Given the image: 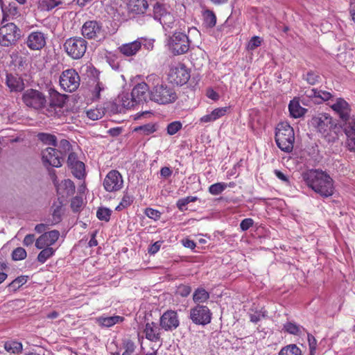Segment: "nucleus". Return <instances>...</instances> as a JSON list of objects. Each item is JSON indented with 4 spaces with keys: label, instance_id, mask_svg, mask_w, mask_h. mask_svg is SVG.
Returning a JSON list of instances; mask_svg holds the SVG:
<instances>
[{
    "label": "nucleus",
    "instance_id": "f8f14e48",
    "mask_svg": "<svg viewBox=\"0 0 355 355\" xmlns=\"http://www.w3.org/2000/svg\"><path fill=\"white\" fill-rule=\"evenodd\" d=\"M212 313L205 305L197 304L190 310V319L195 324L206 325L211 322Z\"/></svg>",
    "mask_w": 355,
    "mask_h": 355
},
{
    "label": "nucleus",
    "instance_id": "4c0bfd02",
    "mask_svg": "<svg viewBox=\"0 0 355 355\" xmlns=\"http://www.w3.org/2000/svg\"><path fill=\"white\" fill-rule=\"evenodd\" d=\"M157 130V127L155 123H149L135 128L134 132H141L144 135H149L156 132Z\"/></svg>",
    "mask_w": 355,
    "mask_h": 355
},
{
    "label": "nucleus",
    "instance_id": "774afa93",
    "mask_svg": "<svg viewBox=\"0 0 355 355\" xmlns=\"http://www.w3.org/2000/svg\"><path fill=\"white\" fill-rule=\"evenodd\" d=\"M35 240V235L34 234H27L23 241V244L25 246H29L31 245Z\"/></svg>",
    "mask_w": 355,
    "mask_h": 355
},
{
    "label": "nucleus",
    "instance_id": "20e7f679",
    "mask_svg": "<svg viewBox=\"0 0 355 355\" xmlns=\"http://www.w3.org/2000/svg\"><path fill=\"white\" fill-rule=\"evenodd\" d=\"M149 98L159 105L173 103L178 99L175 89L166 84H157L149 92Z\"/></svg>",
    "mask_w": 355,
    "mask_h": 355
},
{
    "label": "nucleus",
    "instance_id": "9d476101",
    "mask_svg": "<svg viewBox=\"0 0 355 355\" xmlns=\"http://www.w3.org/2000/svg\"><path fill=\"white\" fill-rule=\"evenodd\" d=\"M81 33L88 40H101L105 37L102 23L96 20L85 21L82 26Z\"/></svg>",
    "mask_w": 355,
    "mask_h": 355
},
{
    "label": "nucleus",
    "instance_id": "b1692460",
    "mask_svg": "<svg viewBox=\"0 0 355 355\" xmlns=\"http://www.w3.org/2000/svg\"><path fill=\"white\" fill-rule=\"evenodd\" d=\"M141 48V42L139 40L121 44L118 50L120 53L125 57L133 56L136 55Z\"/></svg>",
    "mask_w": 355,
    "mask_h": 355
},
{
    "label": "nucleus",
    "instance_id": "c03bdc74",
    "mask_svg": "<svg viewBox=\"0 0 355 355\" xmlns=\"http://www.w3.org/2000/svg\"><path fill=\"white\" fill-rule=\"evenodd\" d=\"M134 200V198L132 196H130L128 193H125L120 202V203L116 206L115 209L116 211H121L128 207H130Z\"/></svg>",
    "mask_w": 355,
    "mask_h": 355
},
{
    "label": "nucleus",
    "instance_id": "c756f323",
    "mask_svg": "<svg viewBox=\"0 0 355 355\" xmlns=\"http://www.w3.org/2000/svg\"><path fill=\"white\" fill-rule=\"evenodd\" d=\"M168 12H170V6L166 4L157 2L153 6V18L158 21H160L163 16Z\"/></svg>",
    "mask_w": 355,
    "mask_h": 355
},
{
    "label": "nucleus",
    "instance_id": "0e129e2a",
    "mask_svg": "<svg viewBox=\"0 0 355 355\" xmlns=\"http://www.w3.org/2000/svg\"><path fill=\"white\" fill-rule=\"evenodd\" d=\"M309 348L310 352H316L317 340L311 334H307Z\"/></svg>",
    "mask_w": 355,
    "mask_h": 355
},
{
    "label": "nucleus",
    "instance_id": "69168bd1",
    "mask_svg": "<svg viewBox=\"0 0 355 355\" xmlns=\"http://www.w3.org/2000/svg\"><path fill=\"white\" fill-rule=\"evenodd\" d=\"M274 173L275 175H276V177L280 180L281 181H282L284 183H285L286 185H289L290 184V181H289V178H288V176L286 175H285L284 173H282V171L277 170V169H275L274 171Z\"/></svg>",
    "mask_w": 355,
    "mask_h": 355
},
{
    "label": "nucleus",
    "instance_id": "1a4fd4ad",
    "mask_svg": "<svg viewBox=\"0 0 355 355\" xmlns=\"http://www.w3.org/2000/svg\"><path fill=\"white\" fill-rule=\"evenodd\" d=\"M22 101L27 107L35 110L42 109L46 104L45 95L34 89H28L23 93Z\"/></svg>",
    "mask_w": 355,
    "mask_h": 355
},
{
    "label": "nucleus",
    "instance_id": "7ed1b4c3",
    "mask_svg": "<svg viewBox=\"0 0 355 355\" xmlns=\"http://www.w3.org/2000/svg\"><path fill=\"white\" fill-rule=\"evenodd\" d=\"M275 141L277 146L284 152L290 153L293 149L295 133L288 122L277 124L275 132Z\"/></svg>",
    "mask_w": 355,
    "mask_h": 355
},
{
    "label": "nucleus",
    "instance_id": "338daca9",
    "mask_svg": "<svg viewBox=\"0 0 355 355\" xmlns=\"http://www.w3.org/2000/svg\"><path fill=\"white\" fill-rule=\"evenodd\" d=\"M8 268L7 263L0 262V284L3 283L7 278L8 275L4 272Z\"/></svg>",
    "mask_w": 355,
    "mask_h": 355
},
{
    "label": "nucleus",
    "instance_id": "a878e982",
    "mask_svg": "<svg viewBox=\"0 0 355 355\" xmlns=\"http://www.w3.org/2000/svg\"><path fill=\"white\" fill-rule=\"evenodd\" d=\"M3 17L1 24L8 21L11 19H15L19 16V11L17 3L12 1L5 8H3Z\"/></svg>",
    "mask_w": 355,
    "mask_h": 355
},
{
    "label": "nucleus",
    "instance_id": "4be33fe9",
    "mask_svg": "<svg viewBox=\"0 0 355 355\" xmlns=\"http://www.w3.org/2000/svg\"><path fill=\"white\" fill-rule=\"evenodd\" d=\"M149 87L146 83H140L136 85L131 93L130 96L133 98L137 105L146 102L149 96Z\"/></svg>",
    "mask_w": 355,
    "mask_h": 355
},
{
    "label": "nucleus",
    "instance_id": "f03ea898",
    "mask_svg": "<svg viewBox=\"0 0 355 355\" xmlns=\"http://www.w3.org/2000/svg\"><path fill=\"white\" fill-rule=\"evenodd\" d=\"M311 124L329 143H334L339 139L340 126L327 113H319L311 119Z\"/></svg>",
    "mask_w": 355,
    "mask_h": 355
},
{
    "label": "nucleus",
    "instance_id": "473e14b6",
    "mask_svg": "<svg viewBox=\"0 0 355 355\" xmlns=\"http://www.w3.org/2000/svg\"><path fill=\"white\" fill-rule=\"evenodd\" d=\"M209 298V293L203 288H198L193 295V300L198 304L205 302Z\"/></svg>",
    "mask_w": 355,
    "mask_h": 355
},
{
    "label": "nucleus",
    "instance_id": "9b49d317",
    "mask_svg": "<svg viewBox=\"0 0 355 355\" xmlns=\"http://www.w3.org/2000/svg\"><path fill=\"white\" fill-rule=\"evenodd\" d=\"M191 77L190 71L182 63L172 66L168 73V79L171 83L177 85L186 84Z\"/></svg>",
    "mask_w": 355,
    "mask_h": 355
},
{
    "label": "nucleus",
    "instance_id": "6e6552de",
    "mask_svg": "<svg viewBox=\"0 0 355 355\" xmlns=\"http://www.w3.org/2000/svg\"><path fill=\"white\" fill-rule=\"evenodd\" d=\"M60 86L67 92H73L80 86V78L78 72L73 69L63 71L60 76Z\"/></svg>",
    "mask_w": 355,
    "mask_h": 355
},
{
    "label": "nucleus",
    "instance_id": "72a5a7b5",
    "mask_svg": "<svg viewBox=\"0 0 355 355\" xmlns=\"http://www.w3.org/2000/svg\"><path fill=\"white\" fill-rule=\"evenodd\" d=\"M278 355H302L301 349L295 344H289L282 347Z\"/></svg>",
    "mask_w": 355,
    "mask_h": 355
},
{
    "label": "nucleus",
    "instance_id": "864d4df0",
    "mask_svg": "<svg viewBox=\"0 0 355 355\" xmlns=\"http://www.w3.org/2000/svg\"><path fill=\"white\" fill-rule=\"evenodd\" d=\"M191 292V288L189 285L180 284L178 286L176 294L181 297H187Z\"/></svg>",
    "mask_w": 355,
    "mask_h": 355
},
{
    "label": "nucleus",
    "instance_id": "39448f33",
    "mask_svg": "<svg viewBox=\"0 0 355 355\" xmlns=\"http://www.w3.org/2000/svg\"><path fill=\"white\" fill-rule=\"evenodd\" d=\"M168 46L173 55H182L189 50L190 40L187 34L180 31H175L168 38Z\"/></svg>",
    "mask_w": 355,
    "mask_h": 355
},
{
    "label": "nucleus",
    "instance_id": "a18cd8bd",
    "mask_svg": "<svg viewBox=\"0 0 355 355\" xmlns=\"http://www.w3.org/2000/svg\"><path fill=\"white\" fill-rule=\"evenodd\" d=\"M227 187V184L225 182H217L209 186L208 190L211 195L217 196L222 193Z\"/></svg>",
    "mask_w": 355,
    "mask_h": 355
},
{
    "label": "nucleus",
    "instance_id": "f257e3e1",
    "mask_svg": "<svg viewBox=\"0 0 355 355\" xmlns=\"http://www.w3.org/2000/svg\"><path fill=\"white\" fill-rule=\"evenodd\" d=\"M302 178L309 188L323 198L334 193V180L325 171L311 169L303 173Z\"/></svg>",
    "mask_w": 355,
    "mask_h": 355
},
{
    "label": "nucleus",
    "instance_id": "79ce46f5",
    "mask_svg": "<svg viewBox=\"0 0 355 355\" xmlns=\"http://www.w3.org/2000/svg\"><path fill=\"white\" fill-rule=\"evenodd\" d=\"M57 147L58 148L57 150L58 152H60V154L64 159V156H65L67 153H70L71 150V145L70 142L67 139H62L59 141V144H57Z\"/></svg>",
    "mask_w": 355,
    "mask_h": 355
},
{
    "label": "nucleus",
    "instance_id": "e433bc0d",
    "mask_svg": "<svg viewBox=\"0 0 355 355\" xmlns=\"http://www.w3.org/2000/svg\"><path fill=\"white\" fill-rule=\"evenodd\" d=\"M37 137L40 141L46 145L57 146V138L55 135L49 133H39Z\"/></svg>",
    "mask_w": 355,
    "mask_h": 355
},
{
    "label": "nucleus",
    "instance_id": "37998d69",
    "mask_svg": "<svg viewBox=\"0 0 355 355\" xmlns=\"http://www.w3.org/2000/svg\"><path fill=\"white\" fill-rule=\"evenodd\" d=\"M204 20L206 24L210 27L213 28L216 26V16L215 13L210 10H206L203 12Z\"/></svg>",
    "mask_w": 355,
    "mask_h": 355
},
{
    "label": "nucleus",
    "instance_id": "423d86ee",
    "mask_svg": "<svg viewBox=\"0 0 355 355\" xmlns=\"http://www.w3.org/2000/svg\"><path fill=\"white\" fill-rule=\"evenodd\" d=\"M21 37L20 29L12 22L0 27V46L9 47L15 45Z\"/></svg>",
    "mask_w": 355,
    "mask_h": 355
},
{
    "label": "nucleus",
    "instance_id": "3c124183",
    "mask_svg": "<svg viewBox=\"0 0 355 355\" xmlns=\"http://www.w3.org/2000/svg\"><path fill=\"white\" fill-rule=\"evenodd\" d=\"M229 109H230L229 107H217V108H215L211 112L213 115L214 119H215V121H216L217 119L226 115Z\"/></svg>",
    "mask_w": 355,
    "mask_h": 355
},
{
    "label": "nucleus",
    "instance_id": "f704fd0d",
    "mask_svg": "<svg viewBox=\"0 0 355 355\" xmlns=\"http://www.w3.org/2000/svg\"><path fill=\"white\" fill-rule=\"evenodd\" d=\"M284 331L287 332L288 334L295 335V336H300L302 334V331L304 330V329L300 325H297L295 323L288 322L284 324Z\"/></svg>",
    "mask_w": 355,
    "mask_h": 355
},
{
    "label": "nucleus",
    "instance_id": "052dcab7",
    "mask_svg": "<svg viewBox=\"0 0 355 355\" xmlns=\"http://www.w3.org/2000/svg\"><path fill=\"white\" fill-rule=\"evenodd\" d=\"M123 347L125 348V351L123 352H128L130 354H132L135 349L134 342L130 339H127L123 341Z\"/></svg>",
    "mask_w": 355,
    "mask_h": 355
},
{
    "label": "nucleus",
    "instance_id": "6e6d98bb",
    "mask_svg": "<svg viewBox=\"0 0 355 355\" xmlns=\"http://www.w3.org/2000/svg\"><path fill=\"white\" fill-rule=\"evenodd\" d=\"M62 203L60 202L59 205H53V220L55 223H58L61 220V215H62Z\"/></svg>",
    "mask_w": 355,
    "mask_h": 355
},
{
    "label": "nucleus",
    "instance_id": "0eeeda50",
    "mask_svg": "<svg viewBox=\"0 0 355 355\" xmlns=\"http://www.w3.org/2000/svg\"><path fill=\"white\" fill-rule=\"evenodd\" d=\"M87 42L80 37L67 39L64 44L66 53L73 59L81 58L87 50Z\"/></svg>",
    "mask_w": 355,
    "mask_h": 355
},
{
    "label": "nucleus",
    "instance_id": "c85d7f7f",
    "mask_svg": "<svg viewBox=\"0 0 355 355\" xmlns=\"http://www.w3.org/2000/svg\"><path fill=\"white\" fill-rule=\"evenodd\" d=\"M124 320V318L119 315L114 316H100L96 318V323L104 327H111L116 324L121 322Z\"/></svg>",
    "mask_w": 355,
    "mask_h": 355
},
{
    "label": "nucleus",
    "instance_id": "e2e57ef3",
    "mask_svg": "<svg viewBox=\"0 0 355 355\" xmlns=\"http://www.w3.org/2000/svg\"><path fill=\"white\" fill-rule=\"evenodd\" d=\"M145 214L148 218L154 220L159 219L161 216V214L159 211L152 208H147L146 209Z\"/></svg>",
    "mask_w": 355,
    "mask_h": 355
},
{
    "label": "nucleus",
    "instance_id": "2f4dec72",
    "mask_svg": "<svg viewBox=\"0 0 355 355\" xmlns=\"http://www.w3.org/2000/svg\"><path fill=\"white\" fill-rule=\"evenodd\" d=\"M4 349L9 353L20 354L23 349L21 343L17 340H9L4 343Z\"/></svg>",
    "mask_w": 355,
    "mask_h": 355
},
{
    "label": "nucleus",
    "instance_id": "412c9836",
    "mask_svg": "<svg viewBox=\"0 0 355 355\" xmlns=\"http://www.w3.org/2000/svg\"><path fill=\"white\" fill-rule=\"evenodd\" d=\"M49 97H50V103H49V108L48 109L49 112H52L54 110V114H56V109L62 108L65 103L67 96L65 94H62L57 92L54 89H50L49 90Z\"/></svg>",
    "mask_w": 355,
    "mask_h": 355
},
{
    "label": "nucleus",
    "instance_id": "13d9d810",
    "mask_svg": "<svg viewBox=\"0 0 355 355\" xmlns=\"http://www.w3.org/2000/svg\"><path fill=\"white\" fill-rule=\"evenodd\" d=\"M59 0H42V6L47 10H51L60 4Z\"/></svg>",
    "mask_w": 355,
    "mask_h": 355
},
{
    "label": "nucleus",
    "instance_id": "5fc2aeb1",
    "mask_svg": "<svg viewBox=\"0 0 355 355\" xmlns=\"http://www.w3.org/2000/svg\"><path fill=\"white\" fill-rule=\"evenodd\" d=\"M103 115V112L100 109H90L87 111V116L92 120H98L101 119Z\"/></svg>",
    "mask_w": 355,
    "mask_h": 355
},
{
    "label": "nucleus",
    "instance_id": "4d7b16f0",
    "mask_svg": "<svg viewBox=\"0 0 355 355\" xmlns=\"http://www.w3.org/2000/svg\"><path fill=\"white\" fill-rule=\"evenodd\" d=\"M83 201L81 197L76 196L73 198L71 201V207L72 210L75 212L78 211L83 205Z\"/></svg>",
    "mask_w": 355,
    "mask_h": 355
},
{
    "label": "nucleus",
    "instance_id": "a211bd4d",
    "mask_svg": "<svg viewBox=\"0 0 355 355\" xmlns=\"http://www.w3.org/2000/svg\"><path fill=\"white\" fill-rule=\"evenodd\" d=\"M67 164L74 177L78 179L85 177V164L78 159V155L75 153L71 152L69 154Z\"/></svg>",
    "mask_w": 355,
    "mask_h": 355
},
{
    "label": "nucleus",
    "instance_id": "603ef678",
    "mask_svg": "<svg viewBox=\"0 0 355 355\" xmlns=\"http://www.w3.org/2000/svg\"><path fill=\"white\" fill-rule=\"evenodd\" d=\"M182 128V123L180 121H173L167 126V133L173 135Z\"/></svg>",
    "mask_w": 355,
    "mask_h": 355
},
{
    "label": "nucleus",
    "instance_id": "393cba45",
    "mask_svg": "<svg viewBox=\"0 0 355 355\" xmlns=\"http://www.w3.org/2000/svg\"><path fill=\"white\" fill-rule=\"evenodd\" d=\"M128 4L132 18L135 15L145 14L148 8L147 0H129Z\"/></svg>",
    "mask_w": 355,
    "mask_h": 355
},
{
    "label": "nucleus",
    "instance_id": "09e8293b",
    "mask_svg": "<svg viewBox=\"0 0 355 355\" xmlns=\"http://www.w3.org/2000/svg\"><path fill=\"white\" fill-rule=\"evenodd\" d=\"M26 251L21 247L15 248L12 252V258L14 261L24 260L26 259Z\"/></svg>",
    "mask_w": 355,
    "mask_h": 355
},
{
    "label": "nucleus",
    "instance_id": "bf43d9fd",
    "mask_svg": "<svg viewBox=\"0 0 355 355\" xmlns=\"http://www.w3.org/2000/svg\"><path fill=\"white\" fill-rule=\"evenodd\" d=\"M261 39L259 36L252 37L248 42V48L250 50H254L261 44Z\"/></svg>",
    "mask_w": 355,
    "mask_h": 355
},
{
    "label": "nucleus",
    "instance_id": "ddd939ff",
    "mask_svg": "<svg viewBox=\"0 0 355 355\" xmlns=\"http://www.w3.org/2000/svg\"><path fill=\"white\" fill-rule=\"evenodd\" d=\"M48 35L46 33L39 31H31L25 40V44L31 51H40L46 45Z\"/></svg>",
    "mask_w": 355,
    "mask_h": 355
},
{
    "label": "nucleus",
    "instance_id": "aec40b11",
    "mask_svg": "<svg viewBox=\"0 0 355 355\" xmlns=\"http://www.w3.org/2000/svg\"><path fill=\"white\" fill-rule=\"evenodd\" d=\"M60 232L58 230H52L45 232L35 241V247L37 249L51 247L58 240Z\"/></svg>",
    "mask_w": 355,
    "mask_h": 355
},
{
    "label": "nucleus",
    "instance_id": "cd10ccee",
    "mask_svg": "<svg viewBox=\"0 0 355 355\" xmlns=\"http://www.w3.org/2000/svg\"><path fill=\"white\" fill-rule=\"evenodd\" d=\"M6 83L11 92H19L24 87L23 80L17 75L12 73H7Z\"/></svg>",
    "mask_w": 355,
    "mask_h": 355
},
{
    "label": "nucleus",
    "instance_id": "5701e85b",
    "mask_svg": "<svg viewBox=\"0 0 355 355\" xmlns=\"http://www.w3.org/2000/svg\"><path fill=\"white\" fill-rule=\"evenodd\" d=\"M161 329L160 326L154 322H146L144 329L146 338L151 342H159L161 340Z\"/></svg>",
    "mask_w": 355,
    "mask_h": 355
},
{
    "label": "nucleus",
    "instance_id": "49530a36",
    "mask_svg": "<svg viewBox=\"0 0 355 355\" xmlns=\"http://www.w3.org/2000/svg\"><path fill=\"white\" fill-rule=\"evenodd\" d=\"M175 22V18L171 12H168L163 18L161 19L159 23L163 26L164 28H172Z\"/></svg>",
    "mask_w": 355,
    "mask_h": 355
},
{
    "label": "nucleus",
    "instance_id": "de8ad7c7",
    "mask_svg": "<svg viewBox=\"0 0 355 355\" xmlns=\"http://www.w3.org/2000/svg\"><path fill=\"white\" fill-rule=\"evenodd\" d=\"M304 79L311 85H314L321 80V78L318 73L313 71H309L306 73V74L304 76Z\"/></svg>",
    "mask_w": 355,
    "mask_h": 355
},
{
    "label": "nucleus",
    "instance_id": "a19ab883",
    "mask_svg": "<svg viewBox=\"0 0 355 355\" xmlns=\"http://www.w3.org/2000/svg\"><path fill=\"white\" fill-rule=\"evenodd\" d=\"M121 102L122 106L126 109H130L137 105L136 102L134 101L133 98L130 96V94H122L120 96Z\"/></svg>",
    "mask_w": 355,
    "mask_h": 355
},
{
    "label": "nucleus",
    "instance_id": "2eb2a0df",
    "mask_svg": "<svg viewBox=\"0 0 355 355\" xmlns=\"http://www.w3.org/2000/svg\"><path fill=\"white\" fill-rule=\"evenodd\" d=\"M330 107L339 116L340 119L345 123V126H346L352 119H355L354 116H350L352 111L351 106L343 98H338L336 102Z\"/></svg>",
    "mask_w": 355,
    "mask_h": 355
},
{
    "label": "nucleus",
    "instance_id": "6ab92c4d",
    "mask_svg": "<svg viewBox=\"0 0 355 355\" xmlns=\"http://www.w3.org/2000/svg\"><path fill=\"white\" fill-rule=\"evenodd\" d=\"M110 10L112 12H109V14L115 21L124 22L132 18L128 3L118 4L115 3L111 6Z\"/></svg>",
    "mask_w": 355,
    "mask_h": 355
},
{
    "label": "nucleus",
    "instance_id": "bb28decb",
    "mask_svg": "<svg viewBox=\"0 0 355 355\" xmlns=\"http://www.w3.org/2000/svg\"><path fill=\"white\" fill-rule=\"evenodd\" d=\"M347 137V144L350 151L355 152V119H352L344 128Z\"/></svg>",
    "mask_w": 355,
    "mask_h": 355
},
{
    "label": "nucleus",
    "instance_id": "c9c22d12",
    "mask_svg": "<svg viewBox=\"0 0 355 355\" xmlns=\"http://www.w3.org/2000/svg\"><path fill=\"white\" fill-rule=\"evenodd\" d=\"M309 97L318 98L323 101H327L332 98V94L329 92L324 90H318V89H312L309 94Z\"/></svg>",
    "mask_w": 355,
    "mask_h": 355
},
{
    "label": "nucleus",
    "instance_id": "ea45409f",
    "mask_svg": "<svg viewBox=\"0 0 355 355\" xmlns=\"http://www.w3.org/2000/svg\"><path fill=\"white\" fill-rule=\"evenodd\" d=\"M28 279V277L26 275L17 277L8 285V287L9 289L15 291L25 284L27 282Z\"/></svg>",
    "mask_w": 355,
    "mask_h": 355
},
{
    "label": "nucleus",
    "instance_id": "58836bf2",
    "mask_svg": "<svg viewBox=\"0 0 355 355\" xmlns=\"http://www.w3.org/2000/svg\"><path fill=\"white\" fill-rule=\"evenodd\" d=\"M54 252L55 250L53 248L45 247L42 248V251L38 254L37 259L40 263H44L54 254Z\"/></svg>",
    "mask_w": 355,
    "mask_h": 355
},
{
    "label": "nucleus",
    "instance_id": "8fccbe9b",
    "mask_svg": "<svg viewBox=\"0 0 355 355\" xmlns=\"http://www.w3.org/2000/svg\"><path fill=\"white\" fill-rule=\"evenodd\" d=\"M111 211L105 207H100L97 212L96 216L101 220L109 221L110 219Z\"/></svg>",
    "mask_w": 355,
    "mask_h": 355
},
{
    "label": "nucleus",
    "instance_id": "f3484780",
    "mask_svg": "<svg viewBox=\"0 0 355 355\" xmlns=\"http://www.w3.org/2000/svg\"><path fill=\"white\" fill-rule=\"evenodd\" d=\"M42 159L45 166L58 168L62 166L64 159L56 148L48 147L42 151Z\"/></svg>",
    "mask_w": 355,
    "mask_h": 355
},
{
    "label": "nucleus",
    "instance_id": "680f3d73",
    "mask_svg": "<svg viewBox=\"0 0 355 355\" xmlns=\"http://www.w3.org/2000/svg\"><path fill=\"white\" fill-rule=\"evenodd\" d=\"M253 225V219L250 218H245L243 220H241L240 223V228L241 229L242 231H247L248 229L252 227Z\"/></svg>",
    "mask_w": 355,
    "mask_h": 355
},
{
    "label": "nucleus",
    "instance_id": "4468645a",
    "mask_svg": "<svg viewBox=\"0 0 355 355\" xmlns=\"http://www.w3.org/2000/svg\"><path fill=\"white\" fill-rule=\"evenodd\" d=\"M103 184L106 191L115 192L119 191L123 185L121 174L116 170L110 171L104 178Z\"/></svg>",
    "mask_w": 355,
    "mask_h": 355
},
{
    "label": "nucleus",
    "instance_id": "dca6fc26",
    "mask_svg": "<svg viewBox=\"0 0 355 355\" xmlns=\"http://www.w3.org/2000/svg\"><path fill=\"white\" fill-rule=\"evenodd\" d=\"M180 325L178 313L173 310H167L159 318V326L166 331H173Z\"/></svg>",
    "mask_w": 355,
    "mask_h": 355
},
{
    "label": "nucleus",
    "instance_id": "7c9ffc66",
    "mask_svg": "<svg viewBox=\"0 0 355 355\" xmlns=\"http://www.w3.org/2000/svg\"><path fill=\"white\" fill-rule=\"evenodd\" d=\"M290 114L293 118H300L304 115L306 109L302 107L298 101H291L288 105Z\"/></svg>",
    "mask_w": 355,
    "mask_h": 355
}]
</instances>
